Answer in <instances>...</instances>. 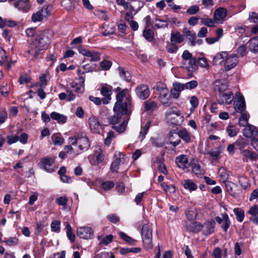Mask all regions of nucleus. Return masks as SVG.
Instances as JSON below:
<instances>
[{"label": "nucleus", "instance_id": "obj_32", "mask_svg": "<svg viewBox=\"0 0 258 258\" xmlns=\"http://www.w3.org/2000/svg\"><path fill=\"white\" fill-rule=\"evenodd\" d=\"M227 55V53L225 51L217 53L213 59V64H220L221 62L225 60V57Z\"/></svg>", "mask_w": 258, "mask_h": 258}, {"label": "nucleus", "instance_id": "obj_13", "mask_svg": "<svg viewBox=\"0 0 258 258\" xmlns=\"http://www.w3.org/2000/svg\"><path fill=\"white\" fill-rule=\"evenodd\" d=\"M137 96L142 100L147 99L150 96V91L149 87L146 84H141L135 89Z\"/></svg>", "mask_w": 258, "mask_h": 258}, {"label": "nucleus", "instance_id": "obj_41", "mask_svg": "<svg viewBox=\"0 0 258 258\" xmlns=\"http://www.w3.org/2000/svg\"><path fill=\"white\" fill-rule=\"evenodd\" d=\"M145 109L146 111H153L157 108L156 102L151 100H148L144 103Z\"/></svg>", "mask_w": 258, "mask_h": 258}, {"label": "nucleus", "instance_id": "obj_3", "mask_svg": "<svg viewBox=\"0 0 258 258\" xmlns=\"http://www.w3.org/2000/svg\"><path fill=\"white\" fill-rule=\"evenodd\" d=\"M69 141L72 145L78 144L79 149L82 151L87 150L90 146L89 139L84 132H79L75 136L69 137Z\"/></svg>", "mask_w": 258, "mask_h": 258}, {"label": "nucleus", "instance_id": "obj_2", "mask_svg": "<svg viewBox=\"0 0 258 258\" xmlns=\"http://www.w3.org/2000/svg\"><path fill=\"white\" fill-rule=\"evenodd\" d=\"M114 91L117 93L115 96L116 101L114 104L115 108H117L119 105H124L125 104L128 106H133L132 97L128 89H121L120 87H118L114 89Z\"/></svg>", "mask_w": 258, "mask_h": 258}, {"label": "nucleus", "instance_id": "obj_8", "mask_svg": "<svg viewBox=\"0 0 258 258\" xmlns=\"http://www.w3.org/2000/svg\"><path fill=\"white\" fill-rule=\"evenodd\" d=\"M114 157L115 160L112 162L110 167V169L113 172H116L119 165L124 164L126 162L127 159L125 155L120 152H116Z\"/></svg>", "mask_w": 258, "mask_h": 258}, {"label": "nucleus", "instance_id": "obj_57", "mask_svg": "<svg viewBox=\"0 0 258 258\" xmlns=\"http://www.w3.org/2000/svg\"><path fill=\"white\" fill-rule=\"evenodd\" d=\"M10 92V87L7 84L0 86V93L4 97H7Z\"/></svg>", "mask_w": 258, "mask_h": 258}, {"label": "nucleus", "instance_id": "obj_54", "mask_svg": "<svg viewBox=\"0 0 258 258\" xmlns=\"http://www.w3.org/2000/svg\"><path fill=\"white\" fill-rule=\"evenodd\" d=\"M7 56L6 51L2 48H0V64L3 66L7 62Z\"/></svg>", "mask_w": 258, "mask_h": 258}, {"label": "nucleus", "instance_id": "obj_55", "mask_svg": "<svg viewBox=\"0 0 258 258\" xmlns=\"http://www.w3.org/2000/svg\"><path fill=\"white\" fill-rule=\"evenodd\" d=\"M31 78L27 74L21 75L18 80L20 84H28L30 82Z\"/></svg>", "mask_w": 258, "mask_h": 258}, {"label": "nucleus", "instance_id": "obj_17", "mask_svg": "<svg viewBox=\"0 0 258 258\" xmlns=\"http://www.w3.org/2000/svg\"><path fill=\"white\" fill-rule=\"evenodd\" d=\"M227 14V10L224 8H217L214 13V18L216 23L222 24Z\"/></svg>", "mask_w": 258, "mask_h": 258}, {"label": "nucleus", "instance_id": "obj_23", "mask_svg": "<svg viewBox=\"0 0 258 258\" xmlns=\"http://www.w3.org/2000/svg\"><path fill=\"white\" fill-rule=\"evenodd\" d=\"M202 224L199 222H192L186 224V229L188 232L198 233L202 230Z\"/></svg>", "mask_w": 258, "mask_h": 258}, {"label": "nucleus", "instance_id": "obj_59", "mask_svg": "<svg viewBox=\"0 0 258 258\" xmlns=\"http://www.w3.org/2000/svg\"><path fill=\"white\" fill-rule=\"evenodd\" d=\"M156 23L155 24V27L156 28H161L167 27L168 25L167 21L165 20H161L160 19H156Z\"/></svg>", "mask_w": 258, "mask_h": 258}, {"label": "nucleus", "instance_id": "obj_26", "mask_svg": "<svg viewBox=\"0 0 258 258\" xmlns=\"http://www.w3.org/2000/svg\"><path fill=\"white\" fill-rule=\"evenodd\" d=\"M236 149L239 150L240 152L245 150L249 145V141L243 138H238L235 142Z\"/></svg>", "mask_w": 258, "mask_h": 258}, {"label": "nucleus", "instance_id": "obj_43", "mask_svg": "<svg viewBox=\"0 0 258 258\" xmlns=\"http://www.w3.org/2000/svg\"><path fill=\"white\" fill-rule=\"evenodd\" d=\"M223 218L224 221H223V222L222 223L221 227L223 231L226 232L231 225V221L228 214L226 213H225L224 215H223Z\"/></svg>", "mask_w": 258, "mask_h": 258}, {"label": "nucleus", "instance_id": "obj_45", "mask_svg": "<svg viewBox=\"0 0 258 258\" xmlns=\"http://www.w3.org/2000/svg\"><path fill=\"white\" fill-rule=\"evenodd\" d=\"M233 212L236 216V220L239 222H242L245 216L244 211L240 208H236L234 209Z\"/></svg>", "mask_w": 258, "mask_h": 258}, {"label": "nucleus", "instance_id": "obj_56", "mask_svg": "<svg viewBox=\"0 0 258 258\" xmlns=\"http://www.w3.org/2000/svg\"><path fill=\"white\" fill-rule=\"evenodd\" d=\"M17 25V22L16 21L9 20L7 19H4L3 20V24H0V27L9 26L13 27Z\"/></svg>", "mask_w": 258, "mask_h": 258}, {"label": "nucleus", "instance_id": "obj_47", "mask_svg": "<svg viewBox=\"0 0 258 258\" xmlns=\"http://www.w3.org/2000/svg\"><path fill=\"white\" fill-rule=\"evenodd\" d=\"M52 143L54 145L60 146L64 143L63 138L58 134H54L51 136Z\"/></svg>", "mask_w": 258, "mask_h": 258}, {"label": "nucleus", "instance_id": "obj_1", "mask_svg": "<svg viewBox=\"0 0 258 258\" xmlns=\"http://www.w3.org/2000/svg\"><path fill=\"white\" fill-rule=\"evenodd\" d=\"M197 60L196 57L192 56L188 50H184L181 55L180 62V67L189 72H195L198 68Z\"/></svg>", "mask_w": 258, "mask_h": 258}, {"label": "nucleus", "instance_id": "obj_49", "mask_svg": "<svg viewBox=\"0 0 258 258\" xmlns=\"http://www.w3.org/2000/svg\"><path fill=\"white\" fill-rule=\"evenodd\" d=\"M201 23L202 24L207 26L209 27H213L214 26L215 24L216 23L215 19L211 18H204L201 19Z\"/></svg>", "mask_w": 258, "mask_h": 258}, {"label": "nucleus", "instance_id": "obj_34", "mask_svg": "<svg viewBox=\"0 0 258 258\" xmlns=\"http://www.w3.org/2000/svg\"><path fill=\"white\" fill-rule=\"evenodd\" d=\"M248 47L250 50L254 53L258 52V37H254L249 40Z\"/></svg>", "mask_w": 258, "mask_h": 258}, {"label": "nucleus", "instance_id": "obj_48", "mask_svg": "<svg viewBox=\"0 0 258 258\" xmlns=\"http://www.w3.org/2000/svg\"><path fill=\"white\" fill-rule=\"evenodd\" d=\"M3 242L9 246H12L17 245L19 242V240L16 237H12L8 238H4Z\"/></svg>", "mask_w": 258, "mask_h": 258}, {"label": "nucleus", "instance_id": "obj_42", "mask_svg": "<svg viewBox=\"0 0 258 258\" xmlns=\"http://www.w3.org/2000/svg\"><path fill=\"white\" fill-rule=\"evenodd\" d=\"M168 121L170 122L171 124L175 125H178L180 124L183 120V116L181 115H180L179 116L173 115L170 116V117H166Z\"/></svg>", "mask_w": 258, "mask_h": 258}, {"label": "nucleus", "instance_id": "obj_44", "mask_svg": "<svg viewBox=\"0 0 258 258\" xmlns=\"http://www.w3.org/2000/svg\"><path fill=\"white\" fill-rule=\"evenodd\" d=\"M181 115V111L178 109L176 107H172L169 108L166 112V117H170V116L175 115L179 116Z\"/></svg>", "mask_w": 258, "mask_h": 258}, {"label": "nucleus", "instance_id": "obj_7", "mask_svg": "<svg viewBox=\"0 0 258 258\" xmlns=\"http://www.w3.org/2000/svg\"><path fill=\"white\" fill-rule=\"evenodd\" d=\"M55 157L46 156L41 158L38 163L39 167L45 171L51 173L55 171L54 165Z\"/></svg>", "mask_w": 258, "mask_h": 258}, {"label": "nucleus", "instance_id": "obj_6", "mask_svg": "<svg viewBox=\"0 0 258 258\" xmlns=\"http://www.w3.org/2000/svg\"><path fill=\"white\" fill-rule=\"evenodd\" d=\"M142 237L145 248L147 249H152L153 246L152 230L149 225H143L142 228Z\"/></svg>", "mask_w": 258, "mask_h": 258}, {"label": "nucleus", "instance_id": "obj_14", "mask_svg": "<svg viewBox=\"0 0 258 258\" xmlns=\"http://www.w3.org/2000/svg\"><path fill=\"white\" fill-rule=\"evenodd\" d=\"M112 87L107 84H103L100 88V94L104 97L103 104H108L111 99Z\"/></svg>", "mask_w": 258, "mask_h": 258}, {"label": "nucleus", "instance_id": "obj_22", "mask_svg": "<svg viewBox=\"0 0 258 258\" xmlns=\"http://www.w3.org/2000/svg\"><path fill=\"white\" fill-rule=\"evenodd\" d=\"M175 162L178 167L181 168H187L190 166L187 156L181 155L176 158Z\"/></svg>", "mask_w": 258, "mask_h": 258}, {"label": "nucleus", "instance_id": "obj_52", "mask_svg": "<svg viewBox=\"0 0 258 258\" xmlns=\"http://www.w3.org/2000/svg\"><path fill=\"white\" fill-rule=\"evenodd\" d=\"M112 62L110 60L103 59L100 62V66L102 70L108 71L112 66Z\"/></svg>", "mask_w": 258, "mask_h": 258}, {"label": "nucleus", "instance_id": "obj_5", "mask_svg": "<svg viewBox=\"0 0 258 258\" xmlns=\"http://www.w3.org/2000/svg\"><path fill=\"white\" fill-rule=\"evenodd\" d=\"M156 88L159 92V98L160 102L165 106H169L172 104L171 97L166 85L163 83H159L157 84Z\"/></svg>", "mask_w": 258, "mask_h": 258}, {"label": "nucleus", "instance_id": "obj_53", "mask_svg": "<svg viewBox=\"0 0 258 258\" xmlns=\"http://www.w3.org/2000/svg\"><path fill=\"white\" fill-rule=\"evenodd\" d=\"M128 120H124L118 126L113 125L112 128L117 131L118 133H121L123 132L126 127Z\"/></svg>", "mask_w": 258, "mask_h": 258}, {"label": "nucleus", "instance_id": "obj_11", "mask_svg": "<svg viewBox=\"0 0 258 258\" xmlns=\"http://www.w3.org/2000/svg\"><path fill=\"white\" fill-rule=\"evenodd\" d=\"M216 223L213 219L206 220L202 224V232L203 235L208 236L214 232Z\"/></svg>", "mask_w": 258, "mask_h": 258}, {"label": "nucleus", "instance_id": "obj_36", "mask_svg": "<svg viewBox=\"0 0 258 258\" xmlns=\"http://www.w3.org/2000/svg\"><path fill=\"white\" fill-rule=\"evenodd\" d=\"M143 35L144 38L149 42L152 41L154 39V32L152 29L149 28H145L143 32Z\"/></svg>", "mask_w": 258, "mask_h": 258}, {"label": "nucleus", "instance_id": "obj_20", "mask_svg": "<svg viewBox=\"0 0 258 258\" xmlns=\"http://www.w3.org/2000/svg\"><path fill=\"white\" fill-rule=\"evenodd\" d=\"M191 171L195 175L198 176H202L205 173V170L203 166L202 163L196 161L191 163Z\"/></svg>", "mask_w": 258, "mask_h": 258}, {"label": "nucleus", "instance_id": "obj_9", "mask_svg": "<svg viewBox=\"0 0 258 258\" xmlns=\"http://www.w3.org/2000/svg\"><path fill=\"white\" fill-rule=\"evenodd\" d=\"M42 54L43 52L39 50V49L32 43L30 44L25 55L29 60H34L41 58Z\"/></svg>", "mask_w": 258, "mask_h": 258}, {"label": "nucleus", "instance_id": "obj_31", "mask_svg": "<svg viewBox=\"0 0 258 258\" xmlns=\"http://www.w3.org/2000/svg\"><path fill=\"white\" fill-rule=\"evenodd\" d=\"M168 136L169 140V144L172 145L174 147L177 146L180 143V139L178 138L177 133L171 132L168 134Z\"/></svg>", "mask_w": 258, "mask_h": 258}, {"label": "nucleus", "instance_id": "obj_29", "mask_svg": "<svg viewBox=\"0 0 258 258\" xmlns=\"http://www.w3.org/2000/svg\"><path fill=\"white\" fill-rule=\"evenodd\" d=\"M50 117L57 121V122L59 124L64 123L67 119V117L66 116L54 111L50 113Z\"/></svg>", "mask_w": 258, "mask_h": 258}, {"label": "nucleus", "instance_id": "obj_51", "mask_svg": "<svg viewBox=\"0 0 258 258\" xmlns=\"http://www.w3.org/2000/svg\"><path fill=\"white\" fill-rule=\"evenodd\" d=\"M185 34L187 36H191V38H189V41L190 42L191 46H195L196 45V34L195 32L192 31H190L189 30H187Z\"/></svg>", "mask_w": 258, "mask_h": 258}, {"label": "nucleus", "instance_id": "obj_62", "mask_svg": "<svg viewBox=\"0 0 258 258\" xmlns=\"http://www.w3.org/2000/svg\"><path fill=\"white\" fill-rule=\"evenodd\" d=\"M226 131L228 133V135L231 137H234L237 135V132L235 130V127L233 125H228L226 128Z\"/></svg>", "mask_w": 258, "mask_h": 258}, {"label": "nucleus", "instance_id": "obj_12", "mask_svg": "<svg viewBox=\"0 0 258 258\" xmlns=\"http://www.w3.org/2000/svg\"><path fill=\"white\" fill-rule=\"evenodd\" d=\"M78 50L80 53L90 57V61H98L100 59L101 54L98 52L87 49L81 46L78 48Z\"/></svg>", "mask_w": 258, "mask_h": 258}, {"label": "nucleus", "instance_id": "obj_60", "mask_svg": "<svg viewBox=\"0 0 258 258\" xmlns=\"http://www.w3.org/2000/svg\"><path fill=\"white\" fill-rule=\"evenodd\" d=\"M72 91L78 93H83L84 90V86L81 84L73 83L72 85Z\"/></svg>", "mask_w": 258, "mask_h": 258}, {"label": "nucleus", "instance_id": "obj_40", "mask_svg": "<svg viewBox=\"0 0 258 258\" xmlns=\"http://www.w3.org/2000/svg\"><path fill=\"white\" fill-rule=\"evenodd\" d=\"M215 87V89L219 92V94L225 93L224 91L228 88V85L226 83L220 81L216 82Z\"/></svg>", "mask_w": 258, "mask_h": 258}, {"label": "nucleus", "instance_id": "obj_19", "mask_svg": "<svg viewBox=\"0 0 258 258\" xmlns=\"http://www.w3.org/2000/svg\"><path fill=\"white\" fill-rule=\"evenodd\" d=\"M90 128L94 133H99L101 130V125L97 118L92 116L88 120Z\"/></svg>", "mask_w": 258, "mask_h": 258}, {"label": "nucleus", "instance_id": "obj_63", "mask_svg": "<svg viewBox=\"0 0 258 258\" xmlns=\"http://www.w3.org/2000/svg\"><path fill=\"white\" fill-rule=\"evenodd\" d=\"M43 18V14L38 11L36 13L33 14L32 16L31 19L33 22H36L41 21Z\"/></svg>", "mask_w": 258, "mask_h": 258}, {"label": "nucleus", "instance_id": "obj_30", "mask_svg": "<svg viewBox=\"0 0 258 258\" xmlns=\"http://www.w3.org/2000/svg\"><path fill=\"white\" fill-rule=\"evenodd\" d=\"M185 213L187 219L190 221L196 219L198 215L197 209L194 207L188 208Z\"/></svg>", "mask_w": 258, "mask_h": 258}, {"label": "nucleus", "instance_id": "obj_25", "mask_svg": "<svg viewBox=\"0 0 258 258\" xmlns=\"http://www.w3.org/2000/svg\"><path fill=\"white\" fill-rule=\"evenodd\" d=\"M234 109L236 112L242 113L245 108V103L243 96H240L237 100L234 102Z\"/></svg>", "mask_w": 258, "mask_h": 258}, {"label": "nucleus", "instance_id": "obj_46", "mask_svg": "<svg viewBox=\"0 0 258 258\" xmlns=\"http://www.w3.org/2000/svg\"><path fill=\"white\" fill-rule=\"evenodd\" d=\"M141 251L140 247H132V248H121L120 249V253L122 255H125L130 252L137 253Z\"/></svg>", "mask_w": 258, "mask_h": 258}, {"label": "nucleus", "instance_id": "obj_64", "mask_svg": "<svg viewBox=\"0 0 258 258\" xmlns=\"http://www.w3.org/2000/svg\"><path fill=\"white\" fill-rule=\"evenodd\" d=\"M248 20L250 22L256 23L258 22V14L254 12H251L249 13Z\"/></svg>", "mask_w": 258, "mask_h": 258}, {"label": "nucleus", "instance_id": "obj_33", "mask_svg": "<svg viewBox=\"0 0 258 258\" xmlns=\"http://www.w3.org/2000/svg\"><path fill=\"white\" fill-rule=\"evenodd\" d=\"M171 42L174 43H180L184 40V36L179 32H172L170 37Z\"/></svg>", "mask_w": 258, "mask_h": 258}, {"label": "nucleus", "instance_id": "obj_28", "mask_svg": "<svg viewBox=\"0 0 258 258\" xmlns=\"http://www.w3.org/2000/svg\"><path fill=\"white\" fill-rule=\"evenodd\" d=\"M240 154L242 156L243 161L245 162H247L248 159L250 160H256V159L255 154L248 150H244L240 152Z\"/></svg>", "mask_w": 258, "mask_h": 258}, {"label": "nucleus", "instance_id": "obj_27", "mask_svg": "<svg viewBox=\"0 0 258 258\" xmlns=\"http://www.w3.org/2000/svg\"><path fill=\"white\" fill-rule=\"evenodd\" d=\"M179 139H181L185 143H189L191 142V137L190 134L185 129H182L177 133Z\"/></svg>", "mask_w": 258, "mask_h": 258}, {"label": "nucleus", "instance_id": "obj_39", "mask_svg": "<svg viewBox=\"0 0 258 258\" xmlns=\"http://www.w3.org/2000/svg\"><path fill=\"white\" fill-rule=\"evenodd\" d=\"M184 188L190 191L195 190L197 188V185L191 180H184L182 182Z\"/></svg>", "mask_w": 258, "mask_h": 258}, {"label": "nucleus", "instance_id": "obj_24", "mask_svg": "<svg viewBox=\"0 0 258 258\" xmlns=\"http://www.w3.org/2000/svg\"><path fill=\"white\" fill-rule=\"evenodd\" d=\"M15 7L24 12H28L30 9V5L29 0H19L15 3Z\"/></svg>", "mask_w": 258, "mask_h": 258}, {"label": "nucleus", "instance_id": "obj_50", "mask_svg": "<svg viewBox=\"0 0 258 258\" xmlns=\"http://www.w3.org/2000/svg\"><path fill=\"white\" fill-rule=\"evenodd\" d=\"M67 228V237L70 240L71 242L73 243L75 241V235L74 233L73 232L72 228L71 226L69 223H68L66 225Z\"/></svg>", "mask_w": 258, "mask_h": 258}, {"label": "nucleus", "instance_id": "obj_35", "mask_svg": "<svg viewBox=\"0 0 258 258\" xmlns=\"http://www.w3.org/2000/svg\"><path fill=\"white\" fill-rule=\"evenodd\" d=\"M120 77L124 81L130 82L132 79V76L130 73L128 71H125L124 69L121 67L118 68Z\"/></svg>", "mask_w": 258, "mask_h": 258}, {"label": "nucleus", "instance_id": "obj_4", "mask_svg": "<svg viewBox=\"0 0 258 258\" xmlns=\"http://www.w3.org/2000/svg\"><path fill=\"white\" fill-rule=\"evenodd\" d=\"M132 106H128L125 104L123 105H119L117 108H115V104L113 107V111L115 114L109 118V122L113 125L118 123L123 115H128L131 113V108Z\"/></svg>", "mask_w": 258, "mask_h": 258}, {"label": "nucleus", "instance_id": "obj_16", "mask_svg": "<svg viewBox=\"0 0 258 258\" xmlns=\"http://www.w3.org/2000/svg\"><path fill=\"white\" fill-rule=\"evenodd\" d=\"M77 235L80 238L91 239L93 236V231L90 227H80L77 230Z\"/></svg>", "mask_w": 258, "mask_h": 258}, {"label": "nucleus", "instance_id": "obj_37", "mask_svg": "<svg viewBox=\"0 0 258 258\" xmlns=\"http://www.w3.org/2000/svg\"><path fill=\"white\" fill-rule=\"evenodd\" d=\"M224 182L228 194L231 196H234L235 194L234 188L236 187V185L233 182L227 180L224 181Z\"/></svg>", "mask_w": 258, "mask_h": 258}, {"label": "nucleus", "instance_id": "obj_21", "mask_svg": "<svg viewBox=\"0 0 258 258\" xmlns=\"http://www.w3.org/2000/svg\"><path fill=\"white\" fill-rule=\"evenodd\" d=\"M243 135L246 138H251L257 136L258 130L255 126L248 124L243 129Z\"/></svg>", "mask_w": 258, "mask_h": 258}, {"label": "nucleus", "instance_id": "obj_38", "mask_svg": "<svg viewBox=\"0 0 258 258\" xmlns=\"http://www.w3.org/2000/svg\"><path fill=\"white\" fill-rule=\"evenodd\" d=\"M120 237L130 245H134L137 242L136 239L132 238L124 232L120 231L119 232Z\"/></svg>", "mask_w": 258, "mask_h": 258}, {"label": "nucleus", "instance_id": "obj_15", "mask_svg": "<svg viewBox=\"0 0 258 258\" xmlns=\"http://www.w3.org/2000/svg\"><path fill=\"white\" fill-rule=\"evenodd\" d=\"M224 69L226 71H228L234 68L238 62V57L236 54L228 55L227 54L224 60Z\"/></svg>", "mask_w": 258, "mask_h": 258}, {"label": "nucleus", "instance_id": "obj_61", "mask_svg": "<svg viewBox=\"0 0 258 258\" xmlns=\"http://www.w3.org/2000/svg\"><path fill=\"white\" fill-rule=\"evenodd\" d=\"M200 10L199 7L197 5L190 6L186 11V13L190 15L196 14Z\"/></svg>", "mask_w": 258, "mask_h": 258}, {"label": "nucleus", "instance_id": "obj_18", "mask_svg": "<svg viewBox=\"0 0 258 258\" xmlns=\"http://www.w3.org/2000/svg\"><path fill=\"white\" fill-rule=\"evenodd\" d=\"M233 100V93L229 91L219 94L218 102L220 104H230L232 103Z\"/></svg>", "mask_w": 258, "mask_h": 258}, {"label": "nucleus", "instance_id": "obj_58", "mask_svg": "<svg viewBox=\"0 0 258 258\" xmlns=\"http://www.w3.org/2000/svg\"><path fill=\"white\" fill-rule=\"evenodd\" d=\"M60 222L58 220H54L51 224V230L53 232H58L60 230Z\"/></svg>", "mask_w": 258, "mask_h": 258}, {"label": "nucleus", "instance_id": "obj_10", "mask_svg": "<svg viewBox=\"0 0 258 258\" xmlns=\"http://www.w3.org/2000/svg\"><path fill=\"white\" fill-rule=\"evenodd\" d=\"M32 43L43 52L48 46V38L43 33H41L35 39Z\"/></svg>", "mask_w": 258, "mask_h": 258}]
</instances>
